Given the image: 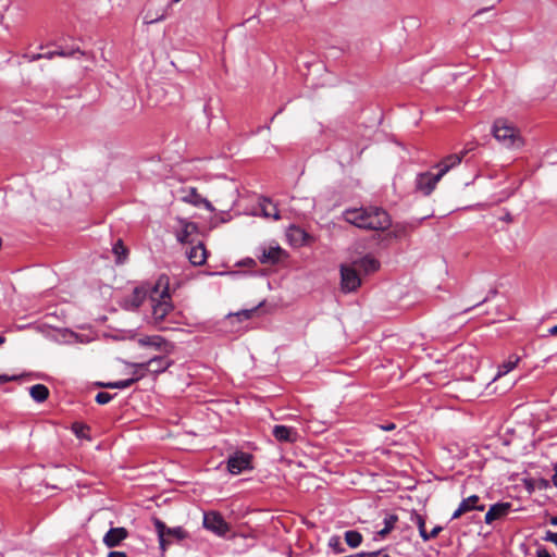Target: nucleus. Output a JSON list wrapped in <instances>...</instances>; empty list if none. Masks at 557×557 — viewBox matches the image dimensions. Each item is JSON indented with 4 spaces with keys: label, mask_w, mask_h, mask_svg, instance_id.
I'll return each instance as SVG.
<instances>
[{
    "label": "nucleus",
    "mask_w": 557,
    "mask_h": 557,
    "mask_svg": "<svg viewBox=\"0 0 557 557\" xmlns=\"http://www.w3.org/2000/svg\"><path fill=\"white\" fill-rule=\"evenodd\" d=\"M180 230L176 232V238L181 243H191L193 236L198 233V226L194 222L184 219H177Z\"/></svg>",
    "instance_id": "13"
},
{
    "label": "nucleus",
    "mask_w": 557,
    "mask_h": 557,
    "mask_svg": "<svg viewBox=\"0 0 557 557\" xmlns=\"http://www.w3.org/2000/svg\"><path fill=\"white\" fill-rule=\"evenodd\" d=\"M492 134L507 149H520L524 145L520 131L506 119L495 120Z\"/></svg>",
    "instance_id": "4"
},
{
    "label": "nucleus",
    "mask_w": 557,
    "mask_h": 557,
    "mask_svg": "<svg viewBox=\"0 0 557 557\" xmlns=\"http://www.w3.org/2000/svg\"><path fill=\"white\" fill-rule=\"evenodd\" d=\"M341 276H342L341 285H342V289L344 292H348V293L354 292L361 284V278L358 274V270L352 264L342 265L341 267Z\"/></svg>",
    "instance_id": "8"
},
{
    "label": "nucleus",
    "mask_w": 557,
    "mask_h": 557,
    "mask_svg": "<svg viewBox=\"0 0 557 557\" xmlns=\"http://www.w3.org/2000/svg\"><path fill=\"white\" fill-rule=\"evenodd\" d=\"M153 525L159 537L160 548L164 552L174 541H183L188 537V532L182 527L169 528L158 518L153 519Z\"/></svg>",
    "instance_id": "5"
},
{
    "label": "nucleus",
    "mask_w": 557,
    "mask_h": 557,
    "mask_svg": "<svg viewBox=\"0 0 557 557\" xmlns=\"http://www.w3.org/2000/svg\"><path fill=\"white\" fill-rule=\"evenodd\" d=\"M84 426H81L79 430L75 429V432L78 436H83Z\"/></svg>",
    "instance_id": "45"
},
{
    "label": "nucleus",
    "mask_w": 557,
    "mask_h": 557,
    "mask_svg": "<svg viewBox=\"0 0 557 557\" xmlns=\"http://www.w3.org/2000/svg\"><path fill=\"white\" fill-rule=\"evenodd\" d=\"M172 364V361L165 356H157L150 358L146 366L149 367V372L153 374H159L168 370Z\"/></svg>",
    "instance_id": "18"
},
{
    "label": "nucleus",
    "mask_w": 557,
    "mask_h": 557,
    "mask_svg": "<svg viewBox=\"0 0 557 557\" xmlns=\"http://www.w3.org/2000/svg\"><path fill=\"white\" fill-rule=\"evenodd\" d=\"M166 16V13L165 11H163L161 14L159 15H154V14H150V12H148L146 15H145V23L146 24H152V23H157L159 21H162L164 20Z\"/></svg>",
    "instance_id": "30"
},
{
    "label": "nucleus",
    "mask_w": 557,
    "mask_h": 557,
    "mask_svg": "<svg viewBox=\"0 0 557 557\" xmlns=\"http://www.w3.org/2000/svg\"><path fill=\"white\" fill-rule=\"evenodd\" d=\"M429 216H431V214H425L421 219H425V218H429Z\"/></svg>",
    "instance_id": "48"
},
{
    "label": "nucleus",
    "mask_w": 557,
    "mask_h": 557,
    "mask_svg": "<svg viewBox=\"0 0 557 557\" xmlns=\"http://www.w3.org/2000/svg\"><path fill=\"white\" fill-rule=\"evenodd\" d=\"M152 322L160 330H168L170 326L163 323H177L174 307L169 293V277L162 275L158 278L150 292Z\"/></svg>",
    "instance_id": "1"
},
{
    "label": "nucleus",
    "mask_w": 557,
    "mask_h": 557,
    "mask_svg": "<svg viewBox=\"0 0 557 557\" xmlns=\"http://www.w3.org/2000/svg\"><path fill=\"white\" fill-rule=\"evenodd\" d=\"M548 333L553 336H557V324L548 330Z\"/></svg>",
    "instance_id": "42"
},
{
    "label": "nucleus",
    "mask_w": 557,
    "mask_h": 557,
    "mask_svg": "<svg viewBox=\"0 0 557 557\" xmlns=\"http://www.w3.org/2000/svg\"><path fill=\"white\" fill-rule=\"evenodd\" d=\"M545 541L552 542L555 545H557V533H554L552 531L546 532V536L544 537Z\"/></svg>",
    "instance_id": "34"
},
{
    "label": "nucleus",
    "mask_w": 557,
    "mask_h": 557,
    "mask_svg": "<svg viewBox=\"0 0 557 557\" xmlns=\"http://www.w3.org/2000/svg\"><path fill=\"white\" fill-rule=\"evenodd\" d=\"M42 53H37V54H33L29 57V61H36V60H39V59H42Z\"/></svg>",
    "instance_id": "41"
},
{
    "label": "nucleus",
    "mask_w": 557,
    "mask_h": 557,
    "mask_svg": "<svg viewBox=\"0 0 557 557\" xmlns=\"http://www.w3.org/2000/svg\"><path fill=\"white\" fill-rule=\"evenodd\" d=\"M138 345L141 347H151L154 350L171 354L174 349V345L166 342L159 335L144 336L138 339Z\"/></svg>",
    "instance_id": "10"
},
{
    "label": "nucleus",
    "mask_w": 557,
    "mask_h": 557,
    "mask_svg": "<svg viewBox=\"0 0 557 557\" xmlns=\"http://www.w3.org/2000/svg\"><path fill=\"white\" fill-rule=\"evenodd\" d=\"M272 435L280 443H295L299 438L296 428L276 424L273 426Z\"/></svg>",
    "instance_id": "12"
},
{
    "label": "nucleus",
    "mask_w": 557,
    "mask_h": 557,
    "mask_svg": "<svg viewBox=\"0 0 557 557\" xmlns=\"http://www.w3.org/2000/svg\"><path fill=\"white\" fill-rule=\"evenodd\" d=\"M345 541L348 546L356 548L362 542V535L358 531H347L345 532Z\"/></svg>",
    "instance_id": "25"
},
{
    "label": "nucleus",
    "mask_w": 557,
    "mask_h": 557,
    "mask_svg": "<svg viewBox=\"0 0 557 557\" xmlns=\"http://www.w3.org/2000/svg\"><path fill=\"white\" fill-rule=\"evenodd\" d=\"M133 384H134V380H132L129 377L127 380H121V381H116V382L99 383V386L104 387V388L123 389V388H127V387L132 386Z\"/></svg>",
    "instance_id": "27"
},
{
    "label": "nucleus",
    "mask_w": 557,
    "mask_h": 557,
    "mask_svg": "<svg viewBox=\"0 0 557 557\" xmlns=\"http://www.w3.org/2000/svg\"><path fill=\"white\" fill-rule=\"evenodd\" d=\"M133 369V376L131 379L134 380V383L145 377L146 373L149 372V367L146 366V362L134 363Z\"/></svg>",
    "instance_id": "26"
},
{
    "label": "nucleus",
    "mask_w": 557,
    "mask_h": 557,
    "mask_svg": "<svg viewBox=\"0 0 557 557\" xmlns=\"http://www.w3.org/2000/svg\"><path fill=\"white\" fill-rule=\"evenodd\" d=\"M480 500L481 498L478 495H471L463 498L458 508L454 511L451 519H459L461 516L472 510L483 511L485 509V505Z\"/></svg>",
    "instance_id": "9"
},
{
    "label": "nucleus",
    "mask_w": 557,
    "mask_h": 557,
    "mask_svg": "<svg viewBox=\"0 0 557 557\" xmlns=\"http://www.w3.org/2000/svg\"><path fill=\"white\" fill-rule=\"evenodd\" d=\"M55 55H59V57H66L69 55L66 52H64L63 50H58L55 51Z\"/></svg>",
    "instance_id": "44"
},
{
    "label": "nucleus",
    "mask_w": 557,
    "mask_h": 557,
    "mask_svg": "<svg viewBox=\"0 0 557 557\" xmlns=\"http://www.w3.org/2000/svg\"><path fill=\"white\" fill-rule=\"evenodd\" d=\"M550 523L557 525V516L550 518Z\"/></svg>",
    "instance_id": "46"
},
{
    "label": "nucleus",
    "mask_w": 557,
    "mask_h": 557,
    "mask_svg": "<svg viewBox=\"0 0 557 557\" xmlns=\"http://www.w3.org/2000/svg\"><path fill=\"white\" fill-rule=\"evenodd\" d=\"M511 508L510 503H497L490 507L485 513L484 521L486 524L493 523L495 520L502 519L508 515Z\"/></svg>",
    "instance_id": "16"
},
{
    "label": "nucleus",
    "mask_w": 557,
    "mask_h": 557,
    "mask_svg": "<svg viewBox=\"0 0 557 557\" xmlns=\"http://www.w3.org/2000/svg\"><path fill=\"white\" fill-rule=\"evenodd\" d=\"M4 342V338L0 336V345Z\"/></svg>",
    "instance_id": "47"
},
{
    "label": "nucleus",
    "mask_w": 557,
    "mask_h": 557,
    "mask_svg": "<svg viewBox=\"0 0 557 557\" xmlns=\"http://www.w3.org/2000/svg\"><path fill=\"white\" fill-rule=\"evenodd\" d=\"M552 482L554 486L557 487V462L554 465V474L552 476Z\"/></svg>",
    "instance_id": "39"
},
{
    "label": "nucleus",
    "mask_w": 557,
    "mask_h": 557,
    "mask_svg": "<svg viewBox=\"0 0 557 557\" xmlns=\"http://www.w3.org/2000/svg\"><path fill=\"white\" fill-rule=\"evenodd\" d=\"M182 193H183L182 200L184 202L190 203L195 207L203 206L208 211H210V212L214 211V207L212 206V203L208 199L201 197L198 194L196 187H188V188L182 189Z\"/></svg>",
    "instance_id": "11"
},
{
    "label": "nucleus",
    "mask_w": 557,
    "mask_h": 557,
    "mask_svg": "<svg viewBox=\"0 0 557 557\" xmlns=\"http://www.w3.org/2000/svg\"><path fill=\"white\" fill-rule=\"evenodd\" d=\"M398 521V517L396 515H386L384 518V528L376 531V534L380 537L386 536L395 527Z\"/></svg>",
    "instance_id": "23"
},
{
    "label": "nucleus",
    "mask_w": 557,
    "mask_h": 557,
    "mask_svg": "<svg viewBox=\"0 0 557 557\" xmlns=\"http://www.w3.org/2000/svg\"><path fill=\"white\" fill-rule=\"evenodd\" d=\"M128 536V531L123 528H111L103 536V544L109 547L119 546Z\"/></svg>",
    "instance_id": "14"
},
{
    "label": "nucleus",
    "mask_w": 557,
    "mask_h": 557,
    "mask_svg": "<svg viewBox=\"0 0 557 557\" xmlns=\"http://www.w3.org/2000/svg\"><path fill=\"white\" fill-rule=\"evenodd\" d=\"M188 260L194 265H202L207 260V250L202 243L193 246L187 252Z\"/></svg>",
    "instance_id": "20"
},
{
    "label": "nucleus",
    "mask_w": 557,
    "mask_h": 557,
    "mask_svg": "<svg viewBox=\"0 0 557 557\" xmlns=\"http://www.w3.org/2000/svg\"><path fill=\"white\" fill-rule=\"evenodd\" d=\"M329 546L333 548L335 553H342L344 550L339 536H332L329 541Z\"/></svg>",
    "instance_id": "31"
},
{
    "label": "nucleus",
    "mask_w": 557,
    "mask_h": 557,
    "mask_svg": "<svg viewBox=\"0 0 557 557\" xmlns=\"http://www.w3.org/2000/svg\"><path fill=\"white\" fill-rule=\"evenodd\" d=\"M520 361V357L518 356H511L509 358V360L503 362L499 367H498V371L494 377V380H497L502 376H504L505 374L509 373L510 371H512L518 362Z\"/></svg>",
    "instance_id": "21"
},
{
    "label": "nucleus",
    "mask_w": 557,
    "mask_h": 557,
    "mask_svg": "<svg viewBox=\"0 0 557 557\" xmlns=\"http://www.w3.org/2000/svg\"><path fill=\"white\" fill-rule=\"evenodd\" d=\"M203 527L219 536L225 535L230 530L228 523L216 511H209L203 515Z\"/></svg>",
    "instance_id": "6"
},
{
    "label": "nucleus",
    "mask_w": 557,
    "mask_h": 557,
    "mask_svg": "<svg viewBox=\"0 0 557 557\" xmlns=\"http://www.w3.org/2000/svg\"><path fill=\"white\" fill-rule=\"evenodd\" d=\"M112 399V395L107 392H100L96 395V401L99 405H106Z\"/></svg>",
    "instance_id": "32"
},
{
    "label": "nucleus",
    "mask_w": 557,
    "mask_h": 557,
    "mask_svg": "<svg viewBox=\"0 0 557 557\" xmlns=\"http://www.w3.org/2000/svg\"><path fill=\"white\" fill-rule=\"evenodd\" d=\"M285 251L280 246H270L268 248H262L261 255L258 256L260 263L262 264H276L281 261Z\"/></svg>",
    "instance_id": "15"
},
{
    "label": "nucleus",
    "mask_w": 557,
    "mask_h": 557,
    "mask_svg": "<svg viewBox=\"0 0 557 557\" xmlns=\"http://www.w3.org/2000/svg\"><path fill=\"white\" fill-rule=\"evenodd\" d=\"M351 264L358 271H362L366 274L375 272L380 268V262L371 256H366L359 260L354 261Z\"/></svg>",
    "instance_id": "19"
},
{
    "label": "nucleus",
    "mask_w": 557,
    "mask_h": 557,
    "mask_svg": "<svg viewBox=\"0 0 557 557\" xmlns=\"http://www.w3.org/2000/svg\"><path fill=\"white\" fill-rule=\"evenodd\" d=\"M468 150L460 153H454L445 157L436 164L437 172L420 173V193L429 196L434 189L440 180L454 166L458 165Z\"/></svg>",
    "instance_id": "3"
},
{
    "label": "nucleus",
    "mask_w": 557,
    "mask_h": 557,
    "mask_svg": "<svg viewBox=\"0 0 557 557\" xmlns=\"http://www.w3.org/2000/svg\"><path fill=\"white\" fill-rule=\"evenodd\" d=\"M441 531V527H435L430 533H428L424 529V521L420 518V536H422L423 540L428 541L430 539H434Z\"/></svg>",
    "instance_id": "29"
},
{
    "label": "nucleus",
    "mask_w": 557,
    "mask_h": 557,
    "mask_svg": "<svg viewBox=\"0 0 557 557\" xmlns=\"http://www.w3.org/2000/svg\"><path fill=\"white\" fill-rule=\"evenodd\" d=\"M252 456L248 453L236 451L227 459V470L232 474H239L243 471L252 469Z\"/></svg>",
    "instance_id": "7"
},
{
    "label": "nucleus",
    "mask_w": 557,
    "mask_h": 557,
    "mask_svg": "<svg viewBox=\"0 0 557 557\" xmlns=\"http://www.w3.org/2000/svg\"><path fill=\"white\" fill-rule=\"evenodd\" d=\"M16 380V376L12 375H7V374H0V384H4V383H8V382H11V381H14Z\"/></svg>",
    "instance_id": "35"
},
{
    "label": "nucleus",
    "mask_w": 557,
    "mask_h": 557,
    "mask_svg": "<svg viewBox=\"0 0 557 557\" xmlns=\"http://www.w3.org/2000/svg\"><path fill=\"white\" fill-rule=\"evenodd\" d=\"M363 557H389L388 555H382L381 552L362 553Z\"/></svg>",
    "instance_id": "37"
},
{
    "label": "nucleus",
    "mask_w": 557,
    "mask_h": 557,
    "mask_svg": "<svg viewBox=\"0 0 557 557\" xmlns=\"http://www.w3.org/2000/svg\"><path fill=\"white\" fill-rule=\"evenodd\" d=\"M262 211H263L264 216H267V218H273L274 220L280 219L278 211L271 201H268L267 203H264L262 206Z\"/></svg>",
    "instance_id": "28"
},
{
    "label": "nucleus",
    "mask_w": 557,
    "mask_h": 557,
    "mask_svg": "<svg viewBox=\"0 0 557 557\" xmlns=\"http://www.w3.org/2000/svg\"><path fill=\"white\" fill-rule=\"evenodd\" d=\"M257 311V308H253V309H250V310H243L238 313H236V315L240 319H249L252 317V314Z\"/></svg>",
    "instance_id": "33"
},
{
    "label": "nucleus",
    "mask_w": 557,
    "mask_h": 557,
    "mask_svg": "<svg viewBox=\"0 0 557 557\" xmlns=\"http://www.w3.org/2000/svg\"><path fill=\"white\" fill-rule=\"evenodd\" d=\"M151 289L145 286L134 288L132 295L125 300L128 309H137L145 300L147 294H150Z\"/></svg>",
    "instance_id": "17"
},
{
    "label": "nucleus",
    "mask_w": 557,
    "mask_h": 557,
    "mask_svg": "<svg viewBox=\"0 0 557 557\" xmlns=\"http://www.w3.org/2000/svg\"><path fill=\"white\" fill-rule=\"evenodd\" d=\"M536 557H552V555L545 547H541L536 552Z\"/></svg>",
    "instance_id": "36"
},
{
    "label": "nucleus",
    "mask_w": 557,
    "mask_h": 557,
    "mask_svg": "<svg viewBox=\"0 0 557 557\" xmlns=\"http://www.w3.org/2000/svg\"><path fill=\"white\" fill-rule=\"evenodd\" d=\"M343 218L359 228L372 231H384L392 224L388 213L377 207L347 209L344 211Z\"/></svg>",
    "instance_id": "2"
},
{
    "label": "nucleus",
    "mask_w": 557,
    "mask_h": 557,
    "mask_svg": "<svg viewBox=\"0 0 557 557\" xmlns=\"http://www.w3.org/2000/svg\"><path fill=\"white\" fill-rule=\"evenodd\" d=\"M42 57L45 59L51 60V59H53L55 57V51H49L47 53H42Z\"/></svg>",
    "instance_id": "40"
},
{
    "label": "nucleus",
    "mask_w": 557,
    "mask_h": 557,
    "mask_svg": "<svg viewBox=\"0 0 557 557\" xmlns=\"http://www.w3.org/2000/svg\"><path fill=\"white\" fill-rule=\"evenodd\" d=\"M181 0H172V3H177L180 2Z\"/></svg>",
    "instance_id": "49"
},
{
    "label": "nucleus",
    "mask_w": 557,
    "mask_h": 557,
    "mask_svg": "<svg viewBox=\"0 0 557 557\" xmlns=\"http://www.w3.org/2000/svg\"><path fill=\"white\" fill-rule=\"evenodd\" d=\"M394 428H395V425H394L393 423L387 424V425H383V426H382V429H383L384 431H391V430H393Z\"/></svg>",
    "instance_id": "43"
},
{
    "label": "nucleus",
    "mask_w": 557,
    "mask_h": 557,
    "mask_svg": "<svg viewBox=\"0 0 557 557\" xmlns=\"http://www.w3.org/2000/svg\"><path fill=\"white\" fill-rule=\"evenodd\" d=\"M32 398L37 403L45 401L49 396V389L44 384H36L29 388Z\"/></svg>",
    "instance_id": "22"
},
{
    "label": "nucleus",
    "mask_w": 557,
    "mask_h": 557,
    "mask_svg": "<svg viewBox=\"0 0 557 557\" xmlns=\"http://www.w3.org/2000/svg\"><path fill=\"white\" fill-rule=\"evenodd\" d=\"M113 253L116 257V263H123L128 256V249L124 246L123 240L119 239L112 248Z\"/></svg>",
    "instance_id": "24"
},
{
    "label": "nucleus",
    "mask_w": 557,
    "mask_h": 557,
    "mask_svg": "<svg viewBox=\"0 0 557 557\" xmlns=\"http://www.w3.org/2000/svg\"><path fill=\"white\" fill-rule=\"evenodd\" d=\"M108 557H127V555L124 552H110Z\"/></svg>",
    "instance_id": "38"
}]
</instances>
